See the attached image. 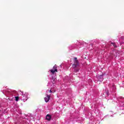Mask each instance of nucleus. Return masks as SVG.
<instances>
[{
	"instance_id": "f257e3e1",
	"label": "nucleus",
	"mask_w": 124,
	"mask_h": 124,
	"mask_svg": "<svg viewBox=\"0 0 124 124\" xmlns=\"http://www.w3.org/2000/svg\"><path fill=\"white\" fill-rule=\"evenodd\" d=\"M79 66H80V63H79V61H78L77 58L75 57L74 58V63L72 65V68H73L75 72H78V71L80 70V68H79Z\"/></svg>"
},
{
	"instance_id": "f03ea898",
	"label": "nucleus",
	"mask_w": 124,
	"mask_h": 124,
	"mask_svg": "<svg viewBox=\"0 0 124 124\" xmlns=\"http://www.w3.org/2000/svg\"><path fill=\"white\" fill-rule=\"evenodd\" d=\"M51 96L49 95H47L46 97L44 98L45 102H48L49 100H50V97Z\"/></svg>"
},
{
	"instance_id": "7ed1b4c3",
	"label": "nucleus",
	"mask_w": 124,
	"mask_h": 124,
	"mask_svg": "<svg viewBox=\"0 0 124 124\" xmlns=\"http://www.w3.org/2000/svg\"><path fill=\"white\" fill-rule=\"evenodd\" d=\"M46 119L47 121H50V120H51V119H52V116L50 114H47L46 117Z\"/></svg>"
},
{
	"instance_id": "20e7f679",
	"label": "nucleus",
	"mask_w": 124,
	"mask_h": 124,
	"mask_svg": "<svg viewBox=\"0 0 124 124\" xmlns=\"http://www.w3.org/2000/svg\"><path fill=\"white\" fill-rule=\"evenodd\" d=\"M50 72L51 73H52V74H55V72H58V69H55V70H53V69H51L50 70Z\"/></svg>"
},
{
	"instance_id": "39448f33",
	"label": "nucleus",
	"mask_w": 124,
	"mask_h": 124,
	"mask_svg": "<svg viewBox=\"0 0 124 124\" xmlns=\"http://www.w3.org/2000/svg\"><path fill=\"white\" fill-rule=\"evenodd\" d=\"M52 81H51L52 84L54 85V84L56 83V78H52Z\"/></svg>"
},
{
	"instance_id": "423d86ee",
	"label": "nucleus",
	"mask_w": 124,
	"mask_h": 124,
	"mask_svg": "<svg viewBox=\"0 0 124 124\" xmlns=\"http://www.w3.org/2000/svg\"><path fill=\"white\" fill-rule=\"evenodd\" d=\"M111 44H112L113 46H114V47H115V48H117V46L116 45V44H115L114 43H112Z\"/></svg>"
},
{
	"instance_id": "0eeeda50",
	"label": "nucleus",
	"mask_w": 124,
	"mask_h": 124,
	"mask_svg": "<svg viewBox=\"0 0 124 124\" xmlns=\"http://www.w3.org/2000/svg\"><path fill=\"white\" fill-rule=\"evenodd\" d=\"M15 98H16V101H18V100H19V97L18 96H16Z\"/></svg>"
},
{
	"instance_id": "6e6552de",
	"label": "nucleus",
	"mask_w": 124,
	"mask_h": 124,
	"mask_svg": "<svg viewBox=\"0 0 124 124\" xmlns=\"http://www.w3.org/2000/svg\"><path fill=\"white\" fill-rule=\"evenodd\" d=\"M55 69H57V67H56V65L53 66V68L52 69V70H55Z\"/></svg>"
},
{
	"instance_id": "1a4fd4ad",
	"label": "nucleus",
	"mask_w": 124,
	"mask_h": 124,
	"mask_svg": "<svg viewBox=\"0 0 124 124\" xmlns=\"http://www.w3.org/2000/svg\"><path fill=\"white\" fill-rule=\"evenodd\" d=\"M106 94L107 95H109V91H107L106 92Z\"/></svg>"
},
{
	"instance_id": "9d476101",
	"label": "nucleus",
	"mask_w": 124,
	"mask_h": 124,
	"mask_svg": "<svg viewBox=\"0 0 124 124\" xmlns=\"http://www.w3.org/2000/svg\"><path fill=\"white\" fill-rule=\"evenodd\" d=\"M23 96H26L27 97V96H28V93H25Z\"/></svg>"
},
{
	"instance_id": "9b49d317",
	"label": "nucleus",
	"mask_w": 124,
	"mask_h": 124,
	"mask_svg": "<svg viewBox=\"0 0 124 124\" xmlns=\"http://www.w3.org/2000/svg\"><path fill=\"white\" fill-rule=\"evenodd\" d=\"M49 93H52V90H50L49 91Z\"/></svg>"
}]
</instances>
